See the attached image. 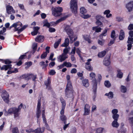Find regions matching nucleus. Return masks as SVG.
<instances>
[{"label": "nucleus", "mask_w": 133, "mask_h": 133, "mask_svg": "<svg viewBox=\"0 0 133 133\" xmlns=\"http://www.w3.org/2000/svg\"><path fill=\"white\" fill-rule=\"evenodd\" d=\"M22 106V104L21 103L17 108L16 107L10 108L8 109V111L6 112V114L7 115L13 114H14V118L17 117L20 114L19 112L20 111Z\"/></svg>", "instance_id": "obj_1"}, {"label": "nucleus", "mask_w": 133, "mask_h": 133, "mask_svg": "<svg viewBox=\"0 0 133 133\" xmlns=\"http://www.w3.org/2000/svg\"><path fill=\"white\" fill-rule=\"evenodd\" d=\"M72 86L70 81L68 82L66 87L65 90V94L66 96L68 97H70L72 95Z\"/></svg>", "instance_id": "obj_2"}, {"label": "nucleus", "mask_w": 133, "mask_h": 133, "mask_svg": "<svg viewBox=\"0 0 133 133\" xmlns=\"http://www.w3.org/2000/svg\"><path fill=\"white\" fill-rule=\"evenodd\" d=\"M77 0H71L70 2V8L72 12L76 14L77 13Z\"/></svg>", "instance_id": "obj_3"}, {"label": "nucleus", "mask_w": 133, "mask_h": 133, "mask_svg": "<svg viewBox=\"0 0 133 133\" xmlns=\"http://www.w3.org/2000/svg\"><path fill=\"white\" fill-rule=\"evenodd\" d=\"M62 11V8L60 7H52V14L55 17L60 16Z\"/></svg>", "instance_id": "obj_4"}, {"label": "nucleus", "mask_w": 133, "mask_h": 133, "mask_svg": "<svg viewBox=\"0 0 133 133\" xmlns=\"http://www.w3.org/2000/svg\"><path fill=\"white\" fill-rule=\"evenodd\" d=\"M37 75L33 74H28L23 75V78H25L28 80L31 78L33 81L34 82L36 81V79L37 78Z\"/></svg>", "instance_id": "obj_5"}, {"label": "nucleus", "mask_w": 133, "mask_h": 133, "mask_svg": "<svg viewBox=\"0 0 133 133\" xmlns=\"http://www.w3.org/2000/svg\"><path fill=\"white\" fill-rule=\"evenodd\" d=\"M22 24L21 22H18L13 24L10 27V28L14 27L15 28V31H18V32L20 33V31L19 30H20L21 27H22Z\"/></svg>", "instance_id": "obj_6"}, {"label": "nucleus", "mask_w": 133, "mask_h": 133, "mask_svg": "<svg viewBox=\"0 0 133 133\" xmlns=\"http://www.w3.org/2000/svg\"><path fill=\"white\" fill-rule=\"evenodd\" d=\"M65 30L68 35L70 40H72L73 38V32L72 30L70 29V26L67 25L66 26Z\"/></svg>", "instance_id": "obj_7"}, {"label": "nucleus", "mask_w": 133, "mask_h": 133, "mask_svg": "<svg viewBox=\"0 0 133 133\" xmlns=\"http://www.w3.org/2000/svg\"><path fill=\"white\" fill-rule=\"evenodd\" d=\"M2 97L5 102L7 103H9V94L6 91L2 93Z\"/></svg>", "instance_id": "obj_8"}, {"label": "nucleus", "mask_w": 133, "mask_h": 133, "mask_svg": "<svg viewBox=\"0 0 133 133\" xmlns=\"http://www.w3.org/2000/svg\"><path fill=\"white\" fill-rule=\"evenodd\" d=\"M6 12L8 14H10L15 13V11L12 6L9 5H6Z\"/></svg>", "instance_id": "obj_9"}, {"label": "nucleus", "mask_w": 133, "mask_h": 133, "mask_svg": "<svg viewBox=\"0 0 133 133\" xmlns=\"http://www.w3.org/2000/svg\"><path fill=\"white\" fill-rule=\"evenodd\" d=\"M91 85L92 86L93 91L95 94H96L97 87V82L96 79H93L91 82Z\"/></svg>", "instance_id": "obj_10"}, {"label": "nucleus", "mask_w": 133, "mask_h": 133, "mask_svg": "<svg viewBox=\"0 0 133 133\" xmlns=\"http://www.w3.org/2000/svg\"><path fill=\"white\" fill-rule=\"evenodd\" d=\"M110 56H107L104 59L103 61V64L106 66L109 65L110 63Z\"/></svg>", "instance_id": "obj_11"}, {"label": "nucleus", "mask_w": 133, "mask_h": 133, "mask_svg": "<svg viewBox=\"0 0 133 133\" xmlns=\"http://www.w3.org/2000/svg\"><path fill=\"white\" fill-rule=\"evenodd\" d=\"M68 58V55L64 54H62L57 57L58 61L60 62H62L64 61L66 59Z\"/></svg>", "instance_id": "obj_12"}, {"label": "nucleus", "mask_w": 133, "mask_h": 133, "mask_svg": "<svg viewBox=\"0 0 133 133\" xmlns=\"http://www.w3.org/2000/svg\"><path fill=\"white\" fill-rule=\"evenodd\" d=\"M91 61V59H89L88 60L87 62L85 63V68L89 71H92L93 70L92 67L91 66L90 64V62Z\"/></svg>", "instance_id": "obj_13"}, {"label": "nucleus", "mask_w": 133, "mask_h": 133, "mask_svg": "<svg viewBox=\"0 0 133 133\" xmlns=\"http://www.w3.org/2000/svg\"><path fill=\"white\" fill-rule=\"evenodd\" d=\"M118 112V110L116 109H113L112 111V117L113 119H118L119 117V115L117 113Z\"/></svg>", "instance_id": "obj_14"}, {"label": "nucleus", "mask_w": 133, "mask_h": 133, "mask_svg": "<svg viewBox=\"0 0 133 133\" xmlns=\"http://www.w3.org/2000/svg\"><path fill=\"white\" fill-rule=\"evenodd\" d=\"M90 106L88 104H85L84 107V115H88L89 114L90 112Z\"/></svg>", "instance_id": "obj_15"}, {"label": "nucleus", "mask_w": 133, "mask_h": 133, "mask_svg": "<svg viewBox=\"0 0 133 133\" xmlns=\"http://www.w3.org/2000/svg\"><path fill=\"white\" fill-rule=\"evenodd\" d=\"M44 37L43 36L39 35L35 38V41L38 42H42L44 41Z\"/></svg>", "instance_id": "obj_16"}, {"label": "nucleus", "mask_w": 133, "mask_h": 133, "mask_svg": "<svg viewBox=\"0 0 133 133\" xmlns=\"http://www.w3.org/2000/svg\"><path fill=\"white\" fill-rule=\"evenodd\" d=\"M125 37V33L124 31L122 30H121L120 32L119 38L120 40H123Z\"/></svg>", "instance_id": "obj_17"}, {"label": "nucleus", "mask_w": 133, "mask_h": 133, "mask_svg": "<svg viewBox=\"0 0 133 133\" xmlns=\"http://www.w3.org/2000/svg\"><path fill=\"white\" fill-rule=\"evenodd\" d=\"M133 7V2H131L127 4L126 5V7L129 11H131Z\"/></svg>", "instance_id": "obj_18"}, {"label": "nucleus", "mask_w": 133, "mask_h": 133, "mask_svg": "<svg viewBox=\"0 0 133 133\" xmlns=\"http://www.w3.org/2000/svg\"><path fill=\"white\" fill-rule=\"evenodd\" d=\"M114 120L112 123V125L113 127L117 128L119 126V124L117 122L118 119H114Z\"/></svg>", "instance_id": "obj_19"}, {"label": "nucleus", "mask_w": 133, "mask_h": 133, "mask_svg": "<svg viewBox=\"0 0 133 133\" xmlns=\"http://www.w3.org/2000/svg\"><path fill=\"white\" fill-rule=\"evenodd\" d=\"M33 29L34 31L31 32V34L32 36H35L37 34L38 31L39 29V27L38 26L34 27Z\"/></svg>", "instance_id": "obj_20"}, {"label": "nucleus", "mask_w": 133, "mask_h": 133, "mask_svg": "<svg viewBox=\"0 0 133 133\" xmlns=\"http://www.w3.org/2000/svg\"><path fill=\"white\" fill-rule=\"evenodd\" d=\"M82 82L83 85L85 87H88L89 85V81L87 79H85L83 80Z\"/></svg>", "instance_id": "obj_21"}, {"label": "nucleus", "mask_w": 133, "mask_h": 133, "mask_svg": "<svg viewBox=\"0 0 133 133\" xmlns=\"http://www.w3.org/2000/svg\"><path fill=\"white\" fill-rule=\"evenodd\" d=\"M11 64L4 65L1 67V69L2 70H5L6 71L8 69H10L11 68Z\"/></svg>", "instance_id": "obj_22"}, {"label": "nucleus", "mask_w": 133, "mask_h": 133, "mask_svg": "<svg viewBox=\"0 0 133 133\" xmlns=\"http://www.w3.org/2000/svg\"><path fill=\"white\" fill-rule=\"evenodd\" d=\"M69 40L68 38L65 39L64 42L61 45L62 46L64 47H67L69 44Z\"/></svg>", "instance_id": "obj_23"}, {"label": "nucleus", "mask_w": 133, "mask_h": 133, "mask_svg": "<svg viewBox=\"0 0 133 133\" xmlns=\"http://www.w3.org/2000/svg\"><path fill=\"white\" fill-rule=\"evenodd\" d=\"M44 131V128H38L34 130V132L36 133H42Z\"/></svg>", "instance_id": "obj_24"}, {"label": "nucleus", "mask_w": 133, "mask_h": 133, "mask_svg": "<svg viewBox=\"0 0 133 133\" xmlns=\"http://www.w3.org/2000/svg\"><path fill=\"white\" fill-rule=\"evenodd\" d=\"M108 29L107 28H105L102 33L99 35V37L100 38H102L103 36H106Z\"/></svg>", "instance_id": "obj_25"}, {"label": "nucleus", "mask_w": 133, "mask_h": 133, "mask_svg": "<svg viewBox=\"0 0 133 133\" xmlns=\"http://www.w3.org/2000/svg\"><path fill=\"white\" fill-rule=\"evenodd\" d=\"M43 23L44 24L43 26H46L48 28H49L50 26V23H49L47 20L45 19L43 21Z\"/></svg>", "instance_id": "obj_26"}, {"label": "nucleus", "mask_w": 133, "mask_h": 133, "mask_svg": "<svg viewBox=\"0 0 133 133\" xmlns=\"http://www.w3.org/2000/svg\"><path fill=\"white\" fill-rule=\"evenodd\" d=\"M60 117L61 120L64 122V124H66V121L67 119L66 116L64 115H63L61 116H60Z\"/></svg>", "instance_id": "obj_27"}, {"label": "nucleus", "mask_w": 133, "mask_h": 133, "mask_svg": "<svg viewBox=\"0 0 133 133\" xmlns=\"http://www.w3.org/2000/svg\"><path fill=\"white\" fill-rule=\"evenodd\" d=\"M106 53V52L105 51H103L101 52H99L98 54V56L99 57H104Z\"/></svg>", "instance_id": "obj_28"}, {"label": "nucleus", "mask_w": 133, "mask_h": 133, "mask_svg": "<svg viewBox=\"0 0 133 133\" xmlns=\"http://www.w3.org/2000/svg\"><path fill=\"white\" fill-rule=\"evenodd\" d=\"M118 74L117 75V77L119 78H122L123 76V73L121 71V70L119 69L117 70Z\"/></svg>", "instance_id": "obj_29"}, {"label": "nucleus", "mask_w": 133, "mask_h": 133, "mask_svg": "<svg viewBox=\"0 0 133 133\" xmlns=\"http://www.w3.org/2000/svg\"><path fill=\"white\" fill-rule=\"evenodd\" d=\"M96 76L95 74L93 72H91L89 74L90 78L92 80L93 79H96L95 78Z\"/></svg>", "instance_id": "obj_30"}, {"label": "nucleus", "mask_w": 133, "mask_h": 133, "mask_svg": "<svg viewBox=\"0 0 133 133\" xmlns=\"http://www.w3.org/2000/svg\"><path fill=\"white\" fill-rule=\"evenodd\" d=\"M70 47H68L67 48H65L63 51V53L64 54L67 55V54L68 53V52L70 51Z\"/></svg>", "instance_id": "obj_31"}, {"label": "nucleus", "mask_w": 133, "mask_h": 133, "mask_svg": "<svg viewBox=\"0 0 133 133\" xmlns=\"http://www.w3.org/2000/svg\"><path fill=\"white\" fill-rule=\"evenodd\" d=\"M93 30H95L96 32H100L102 29L100 28H98L97 26L94 27L92 28Z\"/></svg>", "instance_id": "obj_32"}, {"label": "nucleus", "mask_w": 133, "mask_h": 133, "mask_svg": "<svg viewBox=\"0 0 133 133\" xmlns=\"http://www.w3.org/2000/svg\"><path fill=\"white\" fill-rule=\"evenodd\" d=\"M61 39H59L54 44V47L55 48H57L61 42Z\"/></svg>", "instance_id": "obj_33"}, {"label": "nucleus", "mask_w": 133, "mask_h": 133, "mask_svg": "<svg viewBox=\"0 0 133 133\" xmlns=\"http://www.w3.org/2000/svg\"><path fill=\"white\" fill-rule=\"evenodd\" d=\"M87 10L83 7H82L80 9V12L82 14L84 15L87 12Z\"/></svg>", "instance_id": "obj_34"}, {"label": "nucleus", "mask_w": 133, "mask_h": 133, "mask_svg": "<svg viewBox=\"0 0 133 133\" xmlns=\"http://www.w3.org/2000/svg\"><path fill=\"white\" fill-rule=\"evenodd\" d=\"M61 102L62 104V108H65L66 103L65 100L62 98H60Z\"/></svg>", "instance_id": "obj_35"}, {"label": "nucleus", "mask_w": 133, "mask_h": 133, "mask_svg": "<svg viewBox=\"0 0 133 133\" xmlns=\"http://www.w3.org/2000/svg\"><path fill=\"white\" fill-rule=\"evenodd\" d=\"M105 95L108 96L110 98H111L113 97V94L112 92H110L108 93H106Z\"/></svg>", "instance_id": "obj_36"}, {"label": "nucleus", "mask_w": 133, "mask_h": 133, "mask_svg": "<svg viewBox=\"0 0 133 133\" xmlns=\"http://www.w3.org/2000/svg\"><path fill=\"white\" fill-rule=\"evenodd\" d=\"M64 66L67 67H71L72 66V64L70 62H63Z\"/></svg>", "instance_id": "obj_37"}, {"label": "nucleus", "mask_w": 133, "mask_h": 133, "mask_svg": "<svg viewBox=\"0 0 133 133\" xmlns=\"http://www.w3.org/2000/svg\"><path fill=\"white\" fill-rule=\"evenodd\" d=\"M67 17L65 16L57 20L56 22V24H57L59 23L61 21L65 20L66 18Z\"/></svg>", "instance_id": "obj_38"}, {"label": "nucleus", "mask_w": 133, "mask_h": 133, "mask_svg": "<svg viewBox=\"0 0 133 133\" xmlns=\"http://www.w3.org/2000/svg\"><path fill=\"white\" fill-rule=\"evenodd\" d=\"M127 42L128 43L132 44H133V38L130 37H128Z\"/></svg>", "instance_id": "obj_39"}, {"label": "nucleus", "mask_w": 133, "mask_h": 133, "mask_svg": "<svg viewBox=\"0 0 133 133\" xmlns=\"http://www.w3.org/2000/svg\"><path fill=\"white\" fill-rule=\"evenodd\" d=\"M126 88L124 86L121 85V90L122 92L125 93L127 91Z\"/></svg>", "instance_id": "obj_40"}, {"label": "nucleus", "mask_w": 133, "mask_h": 133, "mask_svg": "<svg viewBox=\"0 0 133 133\" xmlns=\"http://www.w3.org/2000/svg\"><path fill=\"white\" fill-rule=\"evenodd\" d=\"M51 81L50 78H48L46 81L45 82V84L46 86L51 85Z\"/></svg>", "instance_id": "obj_41"}, {"label": "nucleus", "mask_w": 133, "mask_h": 133, "mask_svg": "<svg viewBox=\"0 0 133 133\" xmlns=\"http://www.w3.org/2000/svg\"><path fill=\"white\" fill-rule=\"evenodd\" d=\"M104 85L105 87L109 88L111 86V84L108 81H106L104 82Z\"/></svg>", "instance_id": "obj_42"}, {"label": "nucleus", "mask_w": 133, "mask_h": 133, "mask_svg": "<svg viewBox=\"0 0 133 133\" xmlns=\"http://www.w3.org/2000/svg\"><path fill=\"white\" fill-rule=\"evenodd\" d=\"M83 37L84 39L88 41L89 43H91V42L88 36L87 35H83Z\"/></svg>", "instance_id": "obj_43"}, {"label": "nucleus", "mask_w": 133, "mask_h": 133, "mask_svg": "<svg viewBox=\"0 0 133 133\" xmlns=\"http://www.w3.org/2000/svg\"><path fill=\"white\" fill-rule=\"evenodd\" d=\"M12 133H19V130L17 127L13 128L12 130Z\"/></svg>", "instance_id": "obj_44"}, {"label": "nucleus", "mask_w": 133, "mask_h": 133, "mask_svg": "<svg viewBox=\"0 0 133 133\" xmlns=\"http://www.w3.org/2000/svg\"><path fill=\"white\" fill-rule=\"evenodd\" d=\"M36 116L38 119L39 118L41 115V111L40 110H37V112L36 113Z\"/></svg>", "instance_id": "obj_45"}, {"label": "nucleus", "mask_w": 133, "mask_h": 133, "mask_svg": "<svg viewBox=\"0 0 133 133\" xmlns=\"http://www.w3.org/2000/svg\"><path fill=\"white\" fill-rule=\"evenodd\" d=\"M104 128H98L96 130V133H102Z\"/></svg>", "instance_id": "obj_46"}, {"label": "nucleus", "mask_w": 133, "mask_h": 133, "mask_svg": "<svg viewBox=\"0 0 133 133\" xmlns=\"http://www.w3.org/2000/svg\"><path fill=\"white\" fill-rule=\"evenodd\" d=\"M115 33L114 30H112L111 34V37L112 38H115Z\"/></svg>", "instance_id": "obj_47"}, {"label": "nucleus", "mask_w": 133, "mask_h": 133, "mask_svg": "<svg viewBox=\"0 0 133 133\" xmlns=\"http://www.w3.org/2000/svg\"><path fill=\"white\" fill-rule=\"evenodd\" d=\"M37 46V44L36 43H34L32 45V48L33 50L35 51L36 50Z\"/></svg>", "instance_id": "obj_48"}, {"label": "nucleus", "mask_w": 133, "mask_h": 133, "mask_svg": "<svg viewBox=\"0 0 133 133\" xmlns=\"http://www.w3.org/2000/svg\"><path fill=\"white\" fill-rule=\"evenodd\" d=\"M41 100H38L37 106V110H40V107L41 105Z\"/></svg>", "instance_id": "obj_49"}, {"label": "nucleus", "mask_w": 133, "mask_h": 133, "mask_svg": "<svg viewBox=\"0 0 133 133\" xmlns=\"http://www.w3.org/2000/svg\"><path fill=\"white\" fill-rule=\"evenodd\" d=\"M28 26V25H25L23 26L22 27H22L20 28V30H19V31H20V32L24 30Z\"/></svg>", "instance_id": "obj_50"}, {"label": "nucleus", "mask_w": 133, "mask_h": 133, "mask_svg": "<svg viewBox=\"0 0 133 133\" xmlns=\"http://www.w3.org/2000/svg\"><path fill=\"white\" fill-rule=\"evenodd\" d=\"M96 23L97 25L101 27H102L103 26L102 23L99 21H97L96 22Z\"/></svg>", "instance_id": "obj_51"}, {"label": "nucleus", "mask_w": 133, "mask_h": 133, "mask_svg": "<svg viewBox=\"0 0 133 133\" xmlns=\"http://www.w3.org/2000/svg\"><path fill=\"white\" fill-rule=\"evenodd\" d=\"M47 54L45 52H44L41 56V58L42 59H44L46 57Z\"/></svg>", "instance_id": "obj_52"}, {"label": "nucleus", "mask_w": 133, "mask_h": 133, "mask_svg": "<svg viewBox=\"0 0 133 133\" xmlns=\"http://www.w3.org/2000/svg\"><path fill=\"white\" fill-rule=\"evenodd\" d=\"M56 72L54 70H50L49 72V74L51 75H53L55 74Z\"/></svg>", "instance_id": "obj_53"}, {"label": "nucleus", "mask_w": 133, "mask_h": 133, "mask_svg": "<svg viewBox=\"0 0 133 133\" xmlns=\"http://www.w3.org/2000/svg\"><path fill=\"white\" fill-rule=\"evenodd\" d=\"M113 39L111 40L108 44L109 46H111L112 44H113L115 40V38H113Z\"/></svg>", "instance_id": "obj_54"}, {"label": "nucleus", "mask_w": 133, "mask_h": 133, "mask_svg": "<svg viewBox=\"0 0 133 133\" xmlns=\"http://www.w3.org/2000/svg\"><path fill=\"white\" fill-rule=\"evenodd\" d=\"M6 31V29L5 28L3 27V28L2 30L0 31V34L3 35L4 33Z\"/></svg>", "instance_id": "obj_55"}, {"label": "nucleus", "mask_w": 133, "mask_h": 133, "mask_svg": "<svg viewBox=\"0 0 133 133\" xmlns=\"http://www.w3.org/2000/svg\"><path fill=\"white\" fill-rule=\"evenodd\" d=\"M32 64V63L31 62H26L25 63V65H26L28 67L31 66Z\"/></svg>", "instance_id": "obj_56"}, {"label": "nucleus", "mask_w": 133, "mask_h": 133, "mask_svg": "<svg viewBox=\"0 0 133 133\" xmlns=\"http://www.w3.org/2000/svg\"><path fill=\"white\" fill-rule=\"evenodd\" d=\"M129 122L131 124V127L133 128V117L129 119Z\"/></svg>", "instance_id": "obj_57"}, {"label": "nucleus", "mask_w": 133, "mask_h": 133, "mask_svg": "<svg viewBox=\"0 0 133 133\" xmlns=\"http://www.w3.org/2000/svg\"><path fill=\"white\" fill-rule=\"evenodd\" d=\"M128 29L129 30H133V24H130L128 27Z\"/></svg>", "instance_id": "obj_58"}, {"label": "nucleus", "mask_w": 133, "mask_h": 133, "mask_svg": "<svg viewBox=\"0 0 133 133\" xmlns=\"http://www.w3.org/2000/svg\"><path fill=\"white\" fill-rule=\"evenodd\" d=\"M76 50V48L75 47H74L72 49L70 53L71 54H73L74 55L75 53V50Z\"/></svg>", "instance_id": "obj_59"}, {"label": "nucleus", "mask_w": 133, "mask_h": 133, "mask_svg": "<svg viewBox=\"0 0 133 133\" xmlns=\"http://www.w3.org/2000/svg\"><path fill=\"white\" fill-rule=\"evenodd\" d=\"M49 31L51 32H55V28H50L49 29Z\"/></svg>", "instance_id": "obj_60"}, {"label": "nucleus", "mask_w": 133, "mask_h": 133, "mask_svg": "<svg viewBox=\"0 0 133 133\" xmlns=\"http://www.w3.org/2000/svg\"><path fill=\"white\" fill-rule=\"evenodd\" d=\"M77 70L76 69L73 68L71 70V72L72 74H75L77 72Z\"/></svg>", "instance_id": "obj_61"}, {"label": "nucleus", "mask_w": 133, "mask_h": 133, "mask_svg": "<svg viewBox=\"0 0 133 133\" xmlns=\"http://www.w3.org/2000/svg\"><path fill=\"white\" fill-rule=\"evenodd\" d=\"M76 52L78 54L79 56L80 57L81 56V51L79 49V48H77L76 49Z\"/></svg>", "instance_id": "obj_62"}, {"label": "nucleus", "mask_w": 133, "mask_h": 133, "mask_svg": "<svg viewBox=\"0 0 133 133\" xmlns=\"http://www.w3.org/2000/svg\"><path fill=\"white\" fill-rule=\"evenodd\" d=\"M64 66V65L63 63L62 64L58 66L57 67V68L59 70L63 68Z\"/></svg>", "instance_id": "obj_63"}, {"label": "nucleus", "mask_w": 133, "mask_h": 133, "mask_svg": "<svg viewBox=\"0 0 133 133\" xmlns=\"http://www.w3.org/2000/svg\"><path fill=\"white\" fill-rule=\"evenodd\" d=\"M129 37H133V31H130L129 32Z\"/></svg>", "instance_id": "obj_64"}]
</instances>
